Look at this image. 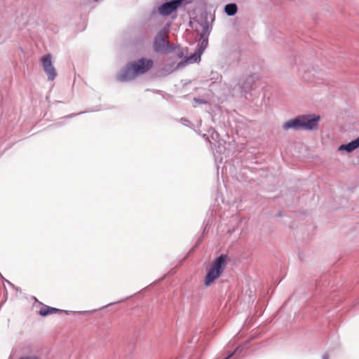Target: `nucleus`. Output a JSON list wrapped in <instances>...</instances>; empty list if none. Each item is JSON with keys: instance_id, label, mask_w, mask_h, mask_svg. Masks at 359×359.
I'll return each instance as SVG.
<instances>
[{"instance_id": "obj_1", "label": "nucleus", "mask_w": 359, "mask_h": 359, "mask_svg": "<svg viewBox=\"0 0 359 359\" xmlns=\"http://www.w3.org/2000/svg\"><path fill=\"white\" fill-rule=\"evenodd\" d=\"M153 66L154 61L146 57L130 62L120 72L118 79L120 81L133 80L138 76L147 73Z\"/></svg>"}, {"instance_id": "obj_2", "label": "nucleus", "mask_w": 359, "mask_h": 359, "mask_svg": "<svg viewBox=\"0 0 359 359\" xmlns=\"http://www.w3.org/2000/svg\"><path fill=\"white\" fill-rule=\"evenodd\" d=\"M319 119L320 117L316 116H299L295 118L289 120L288 121L285 122L283 126V128L284 130H288L290 128L295 130L299 128L311 130L317 126Z\"/></svg>"}, {"instance_id": "obj_3", "label": "nucleus", "mask_w": 359, "mask_h": 359, "mask_svg": "<svg viewBox=\"0 0 359 359\" xmlns=\"http://www.w3.org/2000/svg\"><path fill=\"white\" fill-rule=\"evenodd\" d=\"M226 255H222L211 264L204 280L205 286H210L220 276L226 267Z\"/></svg>"}, {"instance_id": "obj_4", "label": "nucleus", "mask_w": 359, "mask_h": 359, "mask_svg": "<svg viewBox=\"0 0 359 359\" xmlns=\"http://www.w3.org/2000/svg\"><path fill=\"white\" fill-rule=\"evenodd\" d=\"M168 34L165 29L161 30L155 37L154 48L156 52H164L168 49Z\"/></svg>"}, {"instance_id": "obj_5", "label": "nucleus", "mask_w": 359, "mask_h": 359, "mask_svg": "<svg viewBox=\"0 0 359 359\" xmlns=\"http://www.w3.org/2000/svg\"><path fill=\"white\" fill-rule=\"evenodd\" d=\"M43 68L47 74L49 80H54L57 76V72L53 65L50 55H46L41 58Z\"/></svg>"}, {"instance_id": "obj_6", "label": "nucleus", "mask_w": 359, "mask_h": 359, "mask_svg": "<svg viewBox=\"0 0 359 359\" xmlns=\"http://www.w3.org/2000/svg\"><path fill=\"white\" fill-rule=\"evenodd\" d=\"M183 0H171L162 5L160 8L161 13L168 15L175 11L182 4Z\"/></svg>"}, {"instance_id": "obj_7", "label": "nucleus", "mask_w": 359, "mask_h": 359, "mask_svg": "<svg viewBox=\"0 0 359 359\" xmlns=\"http://www.w3.org/2000/svg\"><path fill=\"white\" fill-rule=\"evenodd\" d=\"M358 148H359V137L346 144L340 145L339 151H346L350 153Z\"/></svg>"}, {"instance_id": "obj_8", "label": "nucleus", "mask_w": 359, "mask_h": 359, "mask_svg": "<svg viewBox=\"0 0 359 359\" xmlns=\"http://www.w3.org/2000/svg\"><path fill=\"white\" fill-rule=\"evenodd\" d=\"M60 311H61L58 309L50 307L46 305H43L39 311V314L41 316H48L50 314L56 313Z\"/></svg>"}, {"instance_id": "obj_9", "label": "nucleus", "mask_w": 359, "mask_h": 359, "mask_svg": "<svg viewBox=\"0 0 359 359\" xmlns=\"http://www.w3.org/2000/svg\"><path fill=\"white\" fill-rule=\"evenodd\" d=\"M224 11L228 15H233L237 13L238 8L235 4H229L225 6Z\"/></svg>"}, {"instance_id": "obj_10", "label": "nucleus", "mask_w": 359, "mask_h": 359, "mask_svg": "<svg viewBox=\"0 0 359 359\" xmlns=\"http://www.w3.org/2000/svg\"><path fill=\"white\" fill-rule=\"evenodd\" d=\"M201 60V55L199 54H194L188 57L187 61L190 62H198Z\"/></svg>"}, {"instance_id": "obj_11", "label": "nucleus", "mask_w": 359, "mask_h": 359, "mask_svg": "<svg viewBox=\"0 0 359 359\" xmlns=\"http://www.w3.org/2000/svg\"><path fill=\"white\" fill-rule=\"evenodd\" d=\"M19 359H39V358L36 356H25V357H22Z\"/></svg>"}, {"instance_id": "obj_12", "label": "nucleus", "mask_w": 359, "mask_h": 359, "mask_svg": "<svg viewBox=\"0 0 359 359\" xmlns=\"http://www.w3.org/2000/svg\"><path fill=\"white\" fill-rule=\"evenodd\" d=\"M233 355V353H232L231 354H230L228 357H226V358H224V359H229V358H230Z\"/></svg>"}, {"instance_id": "obj_13", "label": "nucleus", "mask_w": 359, "mask_h": 359, "mask_svg": "<svg viewBox=\"0 0 359 359\" xmlns=\"http://www.w3.org/2000/svg\"><path fill=\"white\" fill-rule=\"evenodd\" d=\"M323 359H329L327 355L323 356Z\"/></svg>"}]
</instances>
